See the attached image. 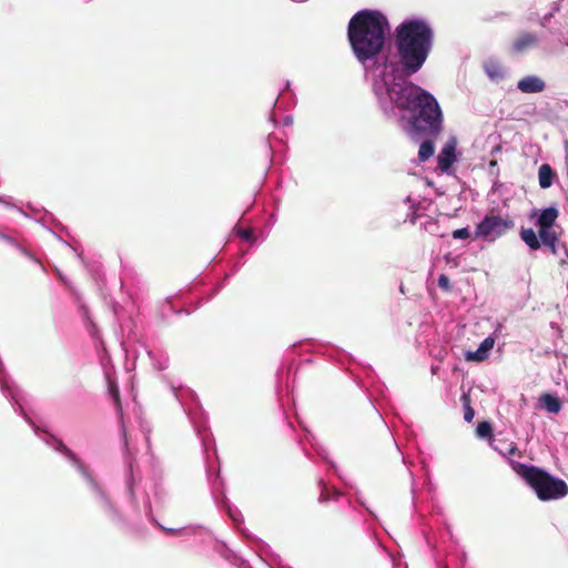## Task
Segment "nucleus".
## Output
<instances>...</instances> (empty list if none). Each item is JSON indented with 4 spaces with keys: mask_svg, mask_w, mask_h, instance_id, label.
<instances>
[{
    "mask_svg": "<svg viewBox=\"0 0 568 568\" xmlns=\"http://www.w3.org/2000/svg\"><path fill=\"white\" fill-rule=\"evenodd\" d=\"M493 434V428L489 422H479L476 427V435L479 436V438H490Z\"/></svg>",
    "mask_w": 568,
    "mask_h": 568,
    "instance_id": "obj_16",
    "label": "nucleus"
},
{
    "mask_svg": "<svg viewBox=\"0 0 568 568\" xmlns=\"http://www.w3.org/2000/svg\"><path fill=\"white\" fill-rule=\"evenodd\" d=\"M493 346H495V339L493 337H486L483 342H480L479 347L475 352H466L465 359L466 362H483L488 358V352L491 351Z\"/></svg>",
    "mask_w": 568,
    "mask_h": 568,
    "instance_id": "obj_8",
    "label": "nucleus"
},
{
    "mask_svg": "<svg viewBox=\"0 0 568 568\" xmlns=\"http://www.w3.org/2000/svg\"><path fill=\"white\" fill-rule=\"evenodd\" d=\"M387 94L398 109L406 111H412L415 106L425 104L424 98H434L413 82L406 81L394 82L388 87Z\"/></svg>",
    "mask_w": 568,
    "mask_h": 568,
    "instance_id": "obj_5",
    "label": "nucleus"
},
{
    "mask_svg": "<svg viewBox=\"0 0 568 568\" xmlns=\"http://www.w3.org/2000/svg\"><path fill=\"white\" fill-rule=\"evenodd\" d=\"M536 43V36L532 33H521L513 43L514 52H523Z\"/></svg>",
    "mask_w": 568,
    "mask_h": 568,
    "instance_id": "obj_14",
    "label": "nucleus"
},
{
    "mask_svg": "<svg viewBox=\"0 0 568 568\" xmlns=\"http://www.w3.org/2000/svg\"><path fill=\"white\" fill-rule=\"evenodd\" d=\"M555 173L550 164L544 163L538 170V181L541 189H548L554 184Z\"/></svg>",
    "mask_w": 568,
    "mask_h": 568,
    "instance_id": "obj_13",
    "label": "nucleus"
},
{
    "mask_svg": "<svg viewBox=\"0 0 568 568\" xmlns=\"http://www.w3.org/2000/svg\"><path fill=\"white\" fill-rule=\"evenodd\" d=\"M453 237L455 240H467L469 239V229H457L453 232Z\"/></svg>",
    "mask_w": 568,
    "mask_h": 568,
    "instance_id": "obj_21",
    "label": "nucleus"
},
{
    "mask_svg": "<svg viewBox=\"0 0 568 568\" xmlns=\"http://www.w3.org/2000/svg\"><path fill=\"white\" fill-rule=\"evenodd\" d=\"M539 403H541L542 408L549 414H558L561 410V400L549 393L542 394L541 397H539Z\"/></svg>",
    "mask_w": 568,
    "mask_h": 568,
    "instance_id": "obj_12",
    "label": "nucleus"
},
{
    "mask_svg": "<svg viewBox=\"0 0 568 568\" xmlns=\"http://www.w3.org/2000/svg\"><path fill=\"white\" fill-rule=\"evenodd\" d=\"M544 81L537 77H527L521 79L519 83H517V89L528 94L540 93L544 91Z\"/></svg>",
    "mask_w": 568,
    "mask_h": 568,
    "instance_id": "obj_9",
    "label": "nucleus"
},
{
    "mask_svg": "<svg viewBox=\"0 0 568 568\" xmlns=\"http://www.w3.org/2000/svg\"><path fill=\"white\" fill-rule=\"evenodd\" d=\"M388 30V19L381 11L362 10L352 16L347 26V39L355 58L365 63L381 54Z\"/></svg>",
    "mask_w": 568,
    "mask_h": 568,
    "instance_id": "obj_2",
    "label": "nucleus"
},
{
    "mask_svg": "<svg viewBox=\"0 0 568 568\" xmlns=\"http://www.w3.org/2000/svg\"><path fill=\"white\" fill-rule=\"evenodd\" d=\"M160 528H162V531H164L168 536H173V537L182 536V534L185 531V528L182 526H179V527L160 526Z\"/></svg>",
    "mask_w": 568,
    "mask_h": 568,
    "instance_id": "obj_19",
    "label": "nucleus"
},
{
    "mask_svg": "<svg viewBox=\"0 0 568 568\" xmlns=\"http://www.w3.org/2000/svg\"><path fill=\"white\" fill-rule=\"evenodd\" d=\"M433 29L423 19L405 20L395 29V50L402 72L406 77L416 74L433 49Z\"/></svg>",
    "mask_w": 568,
    "mask_h": 568,
    "instance_id": "obj_1",
    "label": "nucleus"
},
{
    "mask_svg": "<svg viewBox=\"0 0 568 568\" xmlns=\"http://www.w3.org/2000/svg\"><path fill=\"white\" fill-rule=\"evenodd\" d=\"M425 103L416 105L410 126L417 134L436 138L443 130V114L435 98H424Z\"/></svg>",
    "mask_w": 568,
    "mask_h": 568,
    "instance_id": "obj_4",
    "label": "nucleus"
},
{
    "mask_svg": "<svg viewBox=\"0 0 568 568\" xmlns=\"http://www.w3.org/2000/svg\"><path fill=\"white\" fill-rule=\"evenodd\" d=\"M433 154H434V144H433L432 140H425L424 142H422V144L419 146V154H417V156H419V161L426 162L429 159H432Z\"/></svg>",
    "mask_w": 568,
    "mask_h": 568,
    "instance_id": "obj_15",
    "label": "nucleus"
},
{
    "mask_svg": "<svg viewBox=\"0 0 568 568\" xmlns=\"http://www.w3.org/2000/svg\"><path fill=\"white\" fill-rule=\"evenodd\" d=\"M520 239L531 251H538L540 246L544 245L539 237V233L536 234L532 229H521Z\"/></svg>",
    "mask_w": 568,
    "mask_h": 568,
    "instance_id": "obj_11",
    "label": "nucleus"
},
{
    "mask_svg": "<svg viewBox=\"0 0 568 568\" xmlns=\"http://www.w3.org/2000/svg\"><path fill=\"white\" fill-rule=\"evenodd\" d=\"M510 467L530 486L540 500H557L567 495L566 481L555 478L542 468L528 466L519 462H510Z\"/></svg>",
    "mask_w": 568,
    "mask_h": 568,
    "instance_id": "obj_3",
    "label": "nucleus"
},
{
    "mask_svg": "<svg viewBox=\"0 0 568 568\" xmlns=\"http://www.w3.org/2000/svg\"><path fill=\"white\" fill-rule=\"evenodd\" d=\"M294 1H305V0H294Z\"/></svg>",
    "mask_w": 568,
    "mask_h": 568,
    "instance_id": "obj_24",
    "label": "nucleus"
},
{
    "mask_svg": "<svg viewBox=\"0 0 568 568\" xmlns=\"http://www.w3.org/2000/svg\"><path fill=\"white\" fill-rule=\"evenodd\" d=\"M513 227L514 222L510 219H504L499 215H487L477 224L476 237L494 241Z\"/></svg>",
    "mask_w": 568,
    "mask_h": 568,
    "instance_id": "obj_7",
    "label": "nucleus"
},
{
    "mask_svg": "<svg viewBox=\"0 0 568 568\" xmlns=\"http://www.w3.org/2000/svg\"><path fill=\"white\" fill-rule=\"evenodd\" d=\"M109 394H111V398L112 400H114L115 406L120 407L119 387L113 382H109Z\"/></svg>",
    "mask_w": 568,
    "mask_h": 568,
    "instance_id": "obj_18",
    "label": "nucleus"
},
{
    "mask_svg": "<svg viewBox=\"0 0 568 568\" xmlns=\"http://www.w3.org/2000/svg\"><path fill=\"white\" fill-rule=\"evenodd\" d=\"M455 162L454 144H446L438 154V169L446 172Z\"/></svg>",
    "mask_w": 568,
    "mask_h": 568,
    "instance_id": "obj_10",
    "label": "nucleus"
},
{
    "mask_svg": "<svg viewBox=\"0 0 568 568\" xmlns=\"http://www.w3.org/2000/svg\"><path fill=\"white\" fill-rule=\"evenodd\" d=\"M558 219V210L549 207L539 213L536 219V227H538L539 239H541L544 246L550 250V253L556 254V243H558V232L555 231V222Z\"/></svg>",
    "mask_w": 568,
    "mask_h": 568,
    "instance_id": "obj_6",
    "label": "nucleus"
},
{
    "mask_svg": "<svg viewBox=\"0 0 568 568\" xmlns=\"http://www.w3.org/2000/svg\"><path fill=\"white\" fill-rule=\"evenodd\" d=\"M506 455H510V456H517V457H521V453L520 450H518L517 446L514 444V443H510L509 444V447H508V450H506L505 453Z\"/></svg>",
    "mask_w": 568,
    "mask_h": 568,
    "instance_id": "obj_22",
    "label": "nucleus"
},
{
    "mask_svg": "<svg viewBox=\"0 0 568 568\" xmlns=\"http://www.w3.org/2000/svg\"><path fill=\"white\" fill-rule=\"evenodd\" d=\"M462 403H464V418L466 422L470 423L474 418V409L470 407V398L468 394L462 395Z\"/></svg>",
    "mask_w": 568,
    "mask_h": 568,
    "instance_id": "obj_17",
    "label": "nucleus"
},
{
    "mask_svg": "<svg viewBox=\"0 0 568 568\" xmlns=\"http://www.w3.org/2000/svg\"><path fill=\"white\" fill-rule=\"evenodd\" d=\"M438 286L446 292H450V278L446 274H442L438 277Z\"/></svg>",
    "mask_w": 568,
    "mask_h": 568,
    "instance_id": "obj_20",
    "label": "nucleus"
},
{
    "mask_svg": "<svg viewBox=\"0 0 568 568\" xmlns=\"http://www.w3.org/2000/svg\"><path fill=\"white\" fill-rule=\"evenodd\" d=\"M241 239L245 241H250L252 239V230L250 229H243L240 231Z\"/></svg>",
    "mask_w": 568,
    "mask_h": 568,
    "instance_id": "obj_23",
    "label": "nucleus"
}]
</instances>
